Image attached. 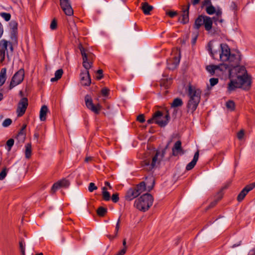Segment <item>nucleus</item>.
Returning a JSON list of instances; mask_svg holds the SVG:
<instances>
[{
	"mask_svg": "<svg viewBox=\"0 0 255 255\" xmlns=\"http://www.w3.org/2000/svg\"><path fill=\"white\" fill-rule=\"evenodd\" d=\"M237 80H231L228 86V92L230 93L237 88H243L249 90L252 84L251 77L247 74V71L244 66L237 67Z\"/></svg>",
	"mask_w": 255,
	"mask_h": 255,
	"instance_id": "nucleus-1",
	"label": "nucleus"
},
{
	"mask_svg": "<svg viewBox=\"0 0 255 255\" xmlns=\"http://www.w3.org/2000/svg\"><path fill=\"white\" fill-rule=\"evenodd\" d=\"M83 59V66L85 68V70L81 71L80 73V82L83 86H89L91 84V80L89 72V70L93 65V61L94 55L90 52H87L81 44L79 45Z\"/></svg>",
	"mask_w": 255,
	"mask_h": 255,
	"instance_id": "nucleus-2",
	"label": "nucleus"
},
{
	"mask_svg": "<svg viewBox=\"0 0 255 255\" xmlns=\"http://www.w3.org/2000/svg\"><path fill=\"white\" fill-rule=\"evenodd\" d=\"M201 94V91L200 89L191 86L188 87L187 96L189 100L187 105L188 113L193 114L196 110L200 101Z\"/></svg>",
	"mask_w": 255,
	"mask_h": 255,
	"instance_id": "nucleus-3",
	"label": "nucleus"
},
{
	"mask_svg": "<svg viewBox=\"0 0 255 255\" xmlns=\"http://www.w3.org/2000/svg\"><path fill=\"white\" fill-rule=\"evenodd\" d=\"M153 198L150 194L145 193L136 199L134 206L139 210L145 212L152 206Z\"/></svg>",
	"mask_w": 255,
	"mask_h": 255,
	"instance_id": "nucleus-4",
	"label": "nucleus"
},
{
	"mask_svg": "<svg viewBox=\"0 0 255 255\" xmlns=\"http://www.w3.org/2000/svg\"><path fill=\"white\" fill-rule=\"evenodd\" d=\"M168 144L161 152L159 151H156L155 155L152 159L151 163L148 160H145L143 161L142 166L144 169L147 171H151L156 166V164H158L160 163L164 156L166 150L168 147Z\"/></svg>",
	"mask_w": 255,
	"mask_h": 255,
	"instance_id": "nucleus-5",
	"label": "nucleus"
},
{
	"mask_svg": "<svg viewBox=\"0 0 255 255\" xmlns=\"http://www.w3.org/2000/svg\"><path fill=\"white\" fill-rule=\"evenodd\" d=\"M145 191L144 181L140 182L134 188L129 189L127 192L125 198L128 201H131Z\"/></svg>",
	"mask_w": 255,
	"mask_h": 255,
	"instance_id": "nucleus-6",
	"label": "nucleus"
},
{
	"mask_svg": "<svg viewBox=\"0 0 255 255\" xmlns=\"http://www.w3.org/2000/svg\"><path fill=\"white\" fill-rule=\"evenodd\" d=\"M24 72L23 69L18 70L14 74L12 78L9 85V89H11L17 85L20 84L24 78Z\"/></svg>",
	"mask_w": 255,
	"mask_h": 255,
	"instance_id": "nucleus-7",
	"label": "nucleus"
},
{
	"mask_svg": "<svg viewBox=\"0 0 255 255\" xmlns=\"http://www.w3.org/2000/svg\"><path fill=\"white\" fill-rule=\"evenodd\" d=\"M28 105V99L26 98H22L20 99L17 105L16 113L17 117L22 116L27 108Z\"/></svg>",
	"mask_w": 255,
	"mask_h": 255,
	"instance_id": "nucleus-8",
	"label": "nucleus"
},
{
	"mask_svg": "<svg viewBox=\"0 0 255 255\" xmlns=\"http://www.w3.org/2000/svg\"><path fill=\"white\" fill-rule=\"evenodd\" d=\"M85 101L86 107L93 112L98 114L101 109V106L100 104L95 105L92 99L89 95H86L85 97Z\"/></svg>",
	"mask_w": 255,
	"mask_h": 255,
	"instance_id": "nucleus-9",
	"label": "nucleus"
},
{
	"mask_svg": "<svg viewBox=\"0 0 255 255\" xmlns=\"http://www.w3.org/2000/svg\"><path fill=\"white\" fill-rule=\"evenodd\" d=\"M220 47L221 49V52L220 53V59L223 62L227 61L231 54L230 49L226 44H221Z\"/></svg>",
	"mask_w": 255,
	"mask_h": 255,
	"instance_id": "nucleus-10",
	"label": "nucleus"
},
{
	"mask_svg": "<svg viewBox=\"0 0 255 255\" xmlns=\"http://www.w3.org/2000/svg\"><path fill=\"white\" fill-rule=\"evenodd\" d=\"M255 187V182L247 185L239 194L237 197V200L241 202L245 198L246 195Z\"/></svg>",
	"mask_w": 255,
	"mask_h": 255,
	"instance_id": "nucleus-11",
	"label": "nucleus"
},
{
	"mask_svg": "<svg viewBox=\"0 0 255 255\" xmlns=\"http://www.w3.org/2000/svg\"><path fill=\"white\" fill-rule=\"evenodd\" d=\"M160 116V111L156 112L152 116V117L148 120L147 122L148 124H151L154 122L161 127H164L167 125L166 122H161L158 120V118Z\"/></svg>",
	"mask_w": 255,
	"mask_h": 255,
	"instance_id": "nucleus-12",
	"label": "nucleus"
},
{
	"mask_svg": "<svg viewBox=\"0 0 255 255\" xmlns=\"http://www.w3.org/2000/svg\"><path fill=\"white\" fill-rule=\"evenodd\" d=\"M240 60L241 57L239 54L231 53L230 58L227 61L230 62V66L235 67L236 70L237 67H240L238 65L240 64Z\"/></svg>",
	"mask_w": 255,
	"mask_h": 255,
	"instance_id": "nucleus-13",
	"label": "nucleus"
},
{
	"mask_svg": "<svg viewBox=\"0 0 255 255\" xmlns=\"http://www.w3.org/2000/svg\"><path fill=\"white\" fill-rule=\"evenodd\" d=\"M180 140H178L175 143L172 149V155L173 156H176L179 154H183L185 153L184 150L182 148Z\"/></svg>",
	"mask_w": 255,
	"mask_h": 255,
	"instance_id": "nucleus-14",
	"label": "nucleus"
},
{
	"mask_svg": "<svg viewBox=\"0 0 255 255\" xmlns=\"http://www.w3.org/2000/svg\"><path fill=\"white\" fill-rule=\"evenodd\" d=\"M190 4L188 2V4L186 8H182V18H179V21L183 24H186L189 22V10L190 8Z\"/></svg>",
	"mask_w": 255,
	"mask_h": 255,
	"instance_id": "nucleus-15",
	"label": "nucleus"
},
{
	"mask_svg": "<svg viewBox=\"0 0 255 255\" xmlns=\"http://www.w3.org/2000/svg\"><path fill=\"white\" fill-rule=\"evenodd\" d=\"M180 62V57H175L173 59L167 60V68L169 70L175 69L179 65Z\"/></svg>",
	"mask_w": 255,
	"mask_h": 255,
	"instance_id": "nucleus-16",
	"label": "nucleus"
},
{
	"mask_svg": "<svg viewBox=\"0 0 255 255\" xmlns=\"http://www.w3.org/2000/svg\"><path fill=\"white\" fill-rule=\"evenodd\" d=\"M199 155V151H197L195 152L192 160L187 165L186 167L187 170H190L194 168L198 160Z\"/></svg>",
	"mask_w": 255,
	"mask_h": 255,
	"instance_id": "nucleus-17",
	"label": "nucleus"
},
{
	"mask_svg": "<svg viewBox=\"0 0 255 255\" xmlns=\"http://www.w3.org/2000/svg\"><path fill=\"white\" fill-rule=\"evenodd\" d=\"M212 19L208 16H204V25L206 30L209 31L211 30L213 26Z\"/></svg>",
	"mask_w": 255,
	"mask_h": 255,
	"instance_id": "nucleus-18",
	"label": "nucleus"
},
{
	"mask_svg": "<svg viewBox=\"0 0 255 255\" xmlns=\"http://www.w3.org/2000/svg\"><path fill=\"white\" fill-rule=\"evenodd\" d=\"M163 77L164 78L160 80V85L165 89H168L171 84L172 79L167 78V76L164 74H163Z\"/></svg>",
	"mask_w": 255,
	"mask_h": 255,
	"instance_id": "nucleus-19",
	"label": "nucleus"
},
{
	"mask_svg": "<svg viewBox=\"0 0 255 255\" xmlns=\"http://www.w3.org/2000/svg\"><path fill=\"white\" fill-rule=\"evenodd\" d=\"M204 16L203 15H199L195 21L194 28L196 29H199L200 27L204 25Z\"/></svg>",
	"mask_w": 255,
	"mask_h": 255,
	"instance_id": "nucleus-20",
	"label": "nucleus"
},
{
	"mask_svg": "<svg viewBox=\"0 0 255 255\" xmlns=\"http://www.w3.org/2000/svg\"><path fill=\"white\" fill-rule=\"evenodd\" d=\"M65 14L68 16H71L73 14V9L69 0H65Z\"/></svg>",
	"mask_w": 255,
	"mask_h": 255,
	"instance_id": "nucleus-21",
	"label": "nucleus"
},
{
	"mask_svg": "<svg viewBox=\"0 0 255 255\" xmlns=\"http://www.w3.org/2000/svg\"><path fill=\"white\" fill-rule=\"evenodd\" d=\"M141 9L145 15L150 14V12L153 9V7L149 5L147 2L142 3Z\"/></svg>",
	"mask_w": 255,
	"mask_h": 255,
	"instance_id": "nucleus-22",
	"label": "nucleus"
},
{
	"mask_svg": "<svg viewBox=\"0 0 255 255\" xmlns=\"http://www.w3.org/2000/svg\"><path fill=\"white\" fill-rule=\"evenodd\" d=\"M146 182H145V186L147 185L148 190L149 191L154 186L155 180L153 176H150L146 177L145 178Z\"/></svg>",
	"mask_w": 255,
	"mask_h": 255,
	"instance_id": "nucleus-23",
	"label": "nucleus"
},
{
	"mask_svg": "<svg viewBox=\"0 0 255 255\" xmlns=\"http://www.w3.org/2000/svg\"><path fill=\"white\" fill-rule=\"evenodd\" d=\"M64 186V179H61L60 181L54 183L51 189V192L54 193L58 189L61 188Z\"/></svg>",
	"mask_w": 255,
	"mask_h": 255,
	"instance_id": "nucleus-24",
	"label": "nucleus"
},
{
	"mask_svg": "<svg viewBox=\"0 0 255 255\" xmlns=\"http://www.w3.org/2000/svg\"><path fill=\"white\" fill-rule=\"evenodd\" d=\"M69 31L70 33H72L73 36L76 38L77 34V28L74 21H71L69 23Z\"/></svg>",
	"mask_w": 255,
	"mask_h": 255,
	"instance_id": "nucleus-25",
	"label": "nucleus"
},
{
	"mask_svg": "<svg viewBox=\"0 0 255 255\" xmlns=\"http://www.w3.org/2000/svg\"><path fill=\"white\" fill-rule=\"evenodd\" d=\"M6 69L3 68L0 72V86H1L5 82L6 76Z\"/></svg>",
	"mask_w": 255,
	"mask_h": 255,
	"instance_id": "nucleus-26",
	"label": "nucleus"
},
{
	"mask_svg": "<svg viewBox=\"0 0 255 255\" xmlns=\"http://www.w3.org/2000/svg\"><path fill=\"white\" fill-rule=\"evenodd\" d=\"M48 111V108L46 106H43L40 111V119L41 121H44L46 120V114Z\"/></svg>",
	"mask_w": 255,
	"mask_h": 255,
	"instance_id": "nucleus-27",
	"label": "nucleus"
},
{
	"mask_svg": "<svg viewBox=\"0 0 255 255\" xmlns=\"http://www.w3.org/2000/svg\"><path fill=\"white\" fill-rule=\"evenodd\" d=\"M206 69L208 72H209L212 75L215 74V70L219 69L220 70H222L220 69V65H210L206 66Z\"/></svg>",
	"mask_w": 255,
	"mask_h": 255,
	"instance_id": "nucleus-28",
	"label": "nucleus"
},
{
	"mask_svg": "<svg viewBox=\"0 0 255 255\" xmlns=\"http://www.w3.org/2000/svg\"><path fill=\"white\" fill-rule=\"evenodd\" d=\"M183 104V101L179 98L174 99L171 104V108H177L181 107Z\"/></svg>",
	"mask_w": 255,
	"mask_h": 255,
	"instance_id": "nucleus-29",
	"label": "nucleus"
},
{
	"mask_svg": "<svg viewBox=\"0 0 255 255\" xmlns=\"http://www.w3.org/2000/svg\"><path fill=\"white\" fill-rule=\"evenodd\" d=\"M9 42L6 40L2 39L0 41V52H5L7 51Z\"/></svg>",
	"mask_w": 255,
	"mask_h": 255,
	"instance_id": "nucleus-30",
	"label": "nucleus"
},
{
	"mask_svg": "<svg viewBox=\"0 0 255 255\" xmlns=\"http://www.w3.org/2000/svg\"><path fill=\"white\" fill-rule=\"evenodd\" d=\"M63 73V71L62 69L57 70L55 73V77L51 79V82H54L58 81L61 78Z\"/></svg>",
	"mask_w": 255,
	"mask_h": 255,
	"instance_id": "nucleus-31",
	"label": "nucleus"
},
{
	"mask_svg": "<svg viewBox=\"0 0 255 255\" xmlns=\"http://www.w3.org/2000/svg\"><path fill=\"white\" fill-rule=\"evenodd\" d=\"M158 120H159V121L161 122H166L167 121V125L170 119V117L168 112H166V114L165 116H163V113L161 112H160V116L158 118Z\"/></svg>",
	"mask_w": 255,
	"mask_h": 255,
	"instance_id": "nucleus-32",
	"label": "nucleus"
},
{
	"mask_svg": "<svg viewBox=\"0 0 255 255\" xmlns=\"http://www.w3.org/2000/svg\"><path fill=\"white\" fill-rule=\"evenodd\" d=\"M10 27L11 29V35L15 37L17 29V23L15 21H12L10 23Z\"/></svg>",
	"mask_w": 255,
	"mask_h": 255,
	"instance_id": "nucleus-33",
	"label": "nucleus"
},
{
	"mask_svg": "<svg viewBox=\"0 0 255 255\" xmlns=\"http://www.w3.org/2000/svg\"><path fill=\"white\" fill-rule=\"evenodd\" d=\"M107 189L106 187H103L102 188V195L103 199L105 201H109L110 199V194L109 192L107 191Z\"/></svg>",
	"mask_w": 255,
	"mask_h": 255,
	"instance_id": "nucleus-34",
	"label": "nucleus"
},
{
	"mask_svg": "<svg viewBox=\"0 0 255 255\" xmlns=\"http://www.w3.org/2000/svg\"><path fill=\"white\" fill-rule=\"evenodd\" d=\"M25 157L29 158L31 154V145L30 143H27L25 145Z\"/></svg>",
	"mask_w": 255,
	"mask_h": 255,
	"instance_id": "nucleus-35",
	"label": "nucleus"
},
{
	"mask_svg": "<svg viewBox=\"0 0 255 255\" xmlns=\"http://www.w3.org/2000/svg\"><path fill=\"white\" fill-rule=\"evenodd\" d=\"M206 11L208 14L212 15L215 13L216 8L213 5L211 4L206 7Z\"/></svg>",
	"mask_w": 255,
	"mask_h": 255,
	"instance_id": "nucleus-36",
	"label": "nucleus"
},
{
	"mask_svg": "<svg viewBox=\"0 0 255 255\" xmlns=\"http://www.w3.org/2000/svg\"><path fill=\"white\" fill-rule=\"evenodd\" d=\"M97 214L100 216H104L107 212V209L103 207H100L97 210Z\"/></svg>",
	"mask_w": 255,
	"mask_h": 255,
	"instance_id": "nucleus-37",
	"label": "nucleus"
},
{
	"mask_svg": "<svg viewBox=\"0 0 255 255\" xmlns=\"http://www.w3.org/2000/svg\"><path fill=\"white\" fill-rule=\"evenodd\" d=\"M226 107L231 111H234L235 108V104L233 101L229 100L226 102Z\"/></svg>",
	"mask_w": 255,
	"mask_h": 255,
	"instance_id": "nucleus-38",
	"label": "nucleus"
},
{
	"mask_svg": "<svg viewBox=\"0 0 255 255\" xmlns=\"http://www.w3.org/2000/svg\"><path fill=\"white\" fill-rule=\"evenodd\" d=\"M215 13L216 14V15L218 17V18H219L220 20V25L222 26V23L224 20L222 17V11L221 9L218 8L217 10H216V12Z\"/></svg>",
	"mask_w": 255,
	"mask_h": 255,
	"instance_id": "nucleus-39",
	"label": "nucleus"
},
{
	"mask_svg": "<svg viewBox=\"0 0 255 255\" xmlns=\"http://www.w3.org/2000/svg\"><path fill=\"white\" fill-rule=\"evenodd\" d=\"M57 27V21L56 18H54L50 24V28L51 30H55Z\"/></svg>",
	"mask_w": 255,
	"mask_h": 255,
	"instance_id": "nucleus-40",
	"label": "nucleus"
},
{
	"mask_svg": "<svg viewBox=\"0 0 255 255\" xmlns=\"http://www.w3.org/2000/svg\"><path fill=\"white\" fill-rule=\"evenodd\" d=\"M14 142V139L12 138H10L6 141V145L7 146V150L8 151L11 150L12 146L13 145Z\"/></svg>",
	"mask_w": 255,
	"mask_h": 255,
	"instance_id": "nucleus-41",
	"label": "nucleus"
},
{
	"mask_svg": "<svg viewBox=\"0 0 255 255\" xmlns=\"http://www.w3.org/2000/svg\"><path fill=\"white\" fill-rule=\"evenodd\" d=\"M12 123V120L10 119L7 118L4 120L2 124V126L3 127H8Z\"/></svg>",
	"mask_w": 255,
	"mask_h": 255,
	"instance_id": "nucleus-42",
	"label": "nucleus"
},
{
	"mask_svg": "<svg viewBox=\"0 0 255 255\" xmlns=\"http://www.w3.org/2000/svg\"><path fill=\"white\" fill-rule=\"evenodd\" d=\"M7 174V169L6 168H3L0 172V180H3L6 176Z\"/></svg>",
	"mask_w": 255,
	"mask_h": 255,
	"instance_id": "nucleus-43",
	"label": "nucleus"
},
{
	"mask_svg": "<svg viewBox=\"0 0 255 255\" xmlns=\"http://www.w3.org/2000/svg\"><path fill=\"white\" fill-rule=\"evenodd\" d=\"M1 15L6 21H9L11 17L10 14L8 13L3 12L1 13Z\"/></svg>",
	"mask_w": 255,
	"mask_h": 255,
	"instance_id": "nucleus-44",
	"label": "nucleus"
},
{
	"mask_svg": "<svg viewBox=\"0 0 255 255\" xmlns=\"http://www.w3.org/2000/svg\"><path fill=\"white\" fill-rule=\"evenodd\" d=\"M96 189H97V187L95 185V184L94 183L91 182L89 184L88 190L90 192H92L94 190H95Z\"/></svg>",
	"mask_w": 255,
	"mask_h": 255,
	"instance_id": "nucleus-45",
	"label": "nucleus"
},
{
	"mask_svg": "<svg viewBox=\"0 0 255 255\" xmlns=\"http://www.w3.org/2000/svg\"><path fill=\"white\" fill-rule=\"evenodd\" d=\"M210 85L213 87L216 85L219 81L218 78H212L210 79Z\"/></svg>",
	"mask_w": 255,
	"mask_h": 255,
	"instance_id": "nucleus-46",
	"label": "nucleus"
},
{
	"mask_svg": "<svg viewBox=\"0 0 255 255\" xmlns=\"http://www.w3.org/2000/svg\"><path fill=\"white\" fill-rule=\"evenodd\" d=\"M218 18V17L216 15H215V16H213L212 18H211L213 20V23H214V24H215L216 25H218V24L220 25V20Z\"/></svg>",
	"mask_w": 255,
	"mask_h": 255,
	"instance_id": "nucleus-47",
	"label": "nucleus"
},
{
	"mask_svg": "<svg viewBox=\"0 0 255 255\" xmlns=\"http://www.w3.org/2000/svg\"><path fill=\"white\" fill-rule=\"evenodd\" d=\"M112 200L114 203H117L119 200V194L118 193L113 194L112 196Z\"/></svg>",
	"mask_w": 255,
	"mask_h": 255,
	"instance_id": "nucleus-48",
	"label": "nucleus"
},
{
	"mask_svg": "<svg viewBox=\"0 0 255 255\" xmlns=\"http://www.w3.org/2000/svg\"><path fill=\"white\" fill-rule=\"evenodd\" d=\"M109 91L110 90L109 89L105 87L102 89L101 94L104 96H107L109 95Z\"/></svg>",
	"mask_w": 255,
	"mask_h": 255,
	"instance_id": "nucleus-49",
	"label": "nucleus"
},
{
	"mask_svg": "<svg viewBox=\"0 0 255 255\" xmlns=\"http://www.w3.org/2000/svg\"><path fill=\"white\" fill-rule=\"evenodd\" d=\"M103 71L102 69H99L97 71V79L100 80L103 77Z\"/></svg>",
	"mask_w": 255,
	"mask_h": 255,
	"instance_id": "nucleus-50",
	"label": "nucleus"
},
{
	"mask_svg": "<svg viewBox=\"0 0 255 255\" xmlns=\"http://www.w3.org/2000/svg\"><path fill=\"white\" fill-rule=\"evenodd\" d=\"M136 120L137 121L141 123H143L145 122L144 116L143 114H140L137 117Z\"/></svg>",
	"mask_w": 255,
	"mask_h": 255,
	"instance_id": "nucleus-51",
	"label": "nucleus"
},
{
	"mask_svg": "<svg viewBox=\"0 0 255 255\" xmlns=\"http://www.w3.org/2000/svg\"><path fill=\"white\" fill-rule=\"evenodd\" d=\"M120 217L119 218L117 223L116 224V229H115V236H117L118 235V233L120 229Z\"/></svg>",
	"mask_w": 255,
	"mask_h": 255,
	"instance_id": "nucleus-52",
	"label": "nucleus"
},
{
	"mask_svg": "<svg viewBox=\"0 0 255 255\" xmlns=\"http://www.w3.org/2000/svg\"><path fill=\"white\" fill-rule=\"evenodd\" d=\"M19 248L22 253V255H25V248L23 244V241H21L19 242Z\"/></svg>",
	"mask_w": 255,
	"mask_h": 255,
	"instance_id": "nucleus-53",
	"label": "nucleus"
},
{
	"mask_svg": "<svg viewBox=\"0 0 255 255\" xmlns=\"http://www.w3.org/2000/svg\"><path fill=\"white\" fill-rule=\"evenodd\" d=\"M244 135V130L242 129L238 132L237 137L239 138V139L241 140L243 138Z\"/></svg>",
	"mask_w": 255,
	"mask_h": 255,
	"instance_id": "nucleus-54",
	"label": "nucleus"
},
{
	"mask_svg": "<svg viewBox=\"0 0 255 255\" xmlns=\"http://www.w3.org/2000/svg\"><path fill=\"white\" fill-rule=\"evenodd\" d=\"M166 13L171 18H173L177 14V12L175 11H169L168 12H167Z\"/></svg>",
	"mask_w": 255,
	"mask_h": 255,
	"instance_id": "nucleus-55",
	"label": "nucleus"
},
{
	"mask_svg": "<svg viewBox=\"0 0 255 255\" xmlns=\"http://www.w3.org/2000/svg\"><path fill=\"white\" fill-rule=\"evenodd\" d=\"M212 43L211 42L208 43V50L210 52V53L211 55H212V56L214 57V55L215 53H214L212 52Z\"/></svg>",
	"mask_w": 255,
	"mask_h": 255,
	"instance_id": "nucleus-56",
	"label": "nucleus"
},
{
	"mask_svg": "<svg viewBox=\"0 0 255 255\" xmlns=\"http://www.w3.org/2000/svg\"><path fill=\"white\" fill-rule=\"evenodd\" d=\"M218 202V200H216L213 201L212 202H211L210 204V205H209V206L208 207V209L214 207L217 204Z\"/></svg>",
	"mask_w": 255,
	"mask_h": 255,
	"instance_id": "nucleus-57",
	"label": "nucleus"
},
{
	"mask_svg": "<svg viewBox=\"0 0 255 255\" xmlns=\"http://www.w3.org/2000/svg\"><path fill=\"white\" fill-rule=\"evenodd\" d=\"M126 252V248H124L120 251L116 255H124Z\"/></svg>",
	"mask_w": 255,
	"mask_h": 255,
	"instance_id": "nucleus-58",
	"label": "nucleus"
},
{
	"mask_svg": "<svg viewBox=\"0 0 255 255\" xmlns=\"http://www.w3.org/2000/svg\"><path fill=\"white\" fill-rule=\"evenodd\" d=\"M17 136L18 137L21 136L22 139L24 138L25 137V134L24 133V130H22V129H20V130L19 131Z\"/></svg>",
	"mask_w": 255,
	"mask_h": 255,
	"instance_id": "nucleus-59",
	"label": "nucleus"
},
{
	"mask_svg": "<svg viewBox=\"0 0 255 255\" xmlns=\"http://www.w3.org/2000/svg\"><path fill=\"white\" fill-rule=\"evenodd\" d=\"M5 52H0V56L1 58L0 62H2L5 59Z\"/></svg>",
	"mask_w": 255,
	"mask_h": 255,
	"instance_id": "nucleus-60",
	"label": "nucleus"
},
{
	"mask_svg": "<svg viewBox=\"0 0 255 255\" xmlns=\"http://www.w3.org/2000/svg\"><path fill=\"white\" fill-rule=\"evenodd\" d=\"M208 4H211V0H204L202 2L203 6H205Z\"/></svg>",
	"mask_w": 255,
	"mask_h": 255,
	"instance_id": "nucleus-61",
	"label": "nucleus"
},
{
	"mask_svg": "<svg viewBox=\"0 0 255 255\" xmlns=\"http://www.w3.org/2000/svg\"><path fill=\"white\" fill-rule=\"evenodd\" d=\"M200 0H191V3L193 5H196L200 2Z\"/></svg>",
	"mask_w": 255,
	"mask_h": 255,
	"instance_id": "nucleus-62",
	"label": "nucleus"
},
{
	"mask_svg": "<svg viewBox=\"0 0 255 255\" xmlns=\"http://www.w3.org/2000/svg\"><path fill=\"white\" fill-rule=\"evenodd\" d=\"M248 255H255V247L250 251Z\"/></svg>",
	"mask_w": 255,
	"mask_h": 255,
	"instance_id": "nucleus-63",
	"label": "nucleus"
},
{
	"mask_svg": "<svg viewBox=\"0 0 255 255\" xmlns=\"http://www.w3.org/2000/svg\"><path fill=\"white\" fill-rule=\"evenodd\" d=\"M242 241H240L238 243L234 244L232 246H231L232 248H234L237 247L241 245Z\"/></svg>",
	"mask_w": 255,
	"mask_h": 255,
	"instance_id": "nucleus-64",
	"label": "nucleus"
}]
</instances>
